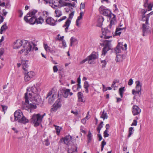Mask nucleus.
<instances>
[{
    "label": "nucleus",
    "mask_w": 153,
    "mask_h": 153,
    "mask_svg": "<svg viewBox=\"0 0 153 153\" xmlns=\"http://www.w3.org/2000/svg\"><path fill=\"white\" fill-rule=\"evenodd\" d=\"M67 17L66 16H63L62 18H61L60 19H59L58 20V22H60L62 20L65 19Z\"/></svg>",
    "instance_id": "obj_59"
},
{
    "label": "nucleus",
    "mask_w": 153,
    "mask_h": 153,
    "mask_svg": "<svg viewBox=\"0 0 153 153\" xmlns=\"http://www.w3.org/2000/svg\"><path fill=\"white\" fill-rule=\"evenodd\" d=\"M7 26L6 25L4 24L1 27V28L0 30V33L1 34H2L3 33V31H5L7 29Z\"/></svg>",
    "instance_id": "obj_32"
},
{
    "label": "nucleus",
    "mask_w": 153,
    "mask_h": 153,
    "mask_svg": "<svg viewBox=\"0 0 153 153\" xmlns=\"http://www.w3.org/2000/svg\"><path fill=\"white\" fill-rule=\"evenodd\" d=\"M55 13L56 14V17H59L61 16L62 15L61 11L59 10L56 9L55 11Z\"/></svg>",
    "instance_id": "obj_34"
},
{
    "label": "nucleus",
    "mask_w": 153,
    "mask_h": 153,
    "mask_svg": "<svg viewBox=\"0 0 153 153\" xmlns=\"http://www.w3.org/2000/svg\"><path fill=\"white\" fill-rule=\"evenodd\" d=\"M35 20H33L32 21H31V22L30 24L33 25L36 22L37 24H42L44 21V19L41 16H40L38 18H37V16L35 18Z\"/></svg>",
    "instance_id": "obj_17"
},
{
    "label": "nucleus",
    "mask_w": 153,
    "mask_h": 153,
    "mask_svg": "<svg viewBox=\"0 0 153 153\" xmlns=\"http://www.w3.org/2000/svg\"><path fill=\"white\" fill-rule=\"evenodd\" d=\"M60 141L61 142L63 141L64 143L68 145V146H71L73 143L72 137L70 135H67L65 137L62 138L61 139Z\"/></svg>",
    "instance_id": "obj_9"
},
{
    "label": "nucleus",
    "mask_w": 153,
    "mask_h": 153,
    "mask_svg": "<svg viewBox=\"0 0 153 153\" xmlns=\"http://www.w3.org/2000/svg\"><path fill=\"white\" fill-rule=\"evenodd\" d=\"M68 153H72L77 152V147L76 144H74L73 143L71 146H68Z\"/></svg>",
    "instance_id": "obj_16"
},
{
    "label": "nucleus",
    "mask_w": 153,
    "mask_h": 153,
    "mask_svg": "<svg viewBox=\"0 0 153 153\" xmlns=\"http://www.w3.org/2000/svg\"><path fill=\"white\" fill-rule=\"evenodd\" d=\"M30 121L35 126L37 127L41 124L42 121V117H41V115L39 114H34L32 116Z\"/></svg>",
    "instance_id": "obj_5"
},
{
    "label": "nucleus",
    "mask_w": 153,
    "mask_h": 153,
    "mask_svg": "<svg viewBox=\"0 0 153 153\" xmlns=\"http://www.w3.org/2000/svg\"><path fill=\"white\" fill-rule=\"evenodd\" d=\"M21 60L22 64L23 66V69L25 71H27V65L26 61L23 60Z\"/></svg>",
    "instance_id": "obj_29"
},
{
    "label": "nucleus",
    "mask_w": 153,
    "mask_h": 153,
    "mask_svg": "<svg viewBox=\"0 0 153 153\" xmlns=\"http://www.w3.org/2000/svg\"><path fill=\"white\" fill-rule=\"evenodd\" d=\"M44 47L46 51L48 52L51 49V48L49 47L47 44H44Z\"/></svg>",
    "instance_id": "obj_43"
},
{
    "label": "nucleus",
    "mask_w": 153,
    "mask_h": 153,
    "mask_svg": "<svg viewBox=\"0 0 153 153\" xmlns=\"http://www.w3.org/2000/svg\"><path fill=\"white\" fill-rule=\"evenodd\" d=\"M106 144V142L105 141L103 140L102 142L101 143V151H102L103 150L104 147L105 145Z\"/></svg>",
    "instance_id": "obj_45"
},
{
    "label": "nucleus",
    "mask_w": 153,
    "mask_h": 153,
    "mask_svg": "<svg viewBox=\"0 0 153 153\" xmlns=\"http://www.w3.org/2000/svg\"><path fill=\"white\" fill-rule=\"evenodd\" d=\"M137 124V121L136 120H134L133 122L131 124V126H136Z\"/></svg>",
    "instance_id": "obj_53"
},
{
    "label": "nucleus",
    "mask_w": 153,
    "mask_h": 153,
    "mask_svg": "<svg viewBox=\"0 0 153 153\" xmlns=\"http://www.w3.org/2000/svg\"><path fill=\"white\" fill-rule=\"evenodd\" d=\"M99 10L101 14L105 16L110 17L111 14H112L110 10L106 9V8L103 6H100L99 8Z\"/></svg>",
    "instance_id": "obj_10"
},
{
    "label": "nucleus",
    "mask_w": 153,
    "mask_h": 153,
    "mask_svg": "<svg viewBox=\"0 0 153 153\" xmlns=\"http://www.w3.org/2000/svg\"><path fill=\"white\" fill-rule=\"evenodd\" d=\"M125 28H124V27H118L116 28L117 31V32H118L119 31H120V30H123Z\"/></svg>",
    "instance_id": "obj_61"
},
{
    "label": "nucleus",
    "mask_w": 153,
    "mask_h": 153,
    "mask_svg": "<svg viewBox=\"0 0 153 153\" xmlns=\"http://www.w3.org/2000/svg\"><path fill=\"white\" fill-rule=\"evenodd\" d=\"M32 45H33L34 47L35 46V44L33 42H29L27 40H23L22 47L23 49H21L19 53L21 54L25 51V55H27L30 51L33 49V48H32Z\"/></svg>",
    "instance_id": "obj_1"
},
{
    "label": "nucleus",
    "mask_w": 153,
    "mask_h": 153,
    "mask_svg": "<svg viewBox=\"0 0 153 153\" xmlns=\"http://www.w3.org/2000/svg\"><path fill=\"white\" fill-rule=\"evenodd\" d=\"M92 134L90 131H89L88 132V135H87L88 143H90L92 140Z\"/></svg>",
    "instance_id": "obj_37"
},
{
    "label": "nucleus",
    "mask_w": 153,
    "mask_h": 153,
    "mask_svg": "<svg viewBox=\"0 0 153 153\" xmlns=\"http://www.w3.org/2000/svg\"><path fill=\"white\" fill-rule=\"evenodd\" d=\"M49 13L46 11H44L42 12V15L44 18H46L49 15Z\"/></svg>",
    "instance_id": "obj_41"
},
{
    "label": "nucleus",
    "mask_w": 153,
    "mask_h": 153,
    "mask_svg": "<svg viewBox=\"0 0 153 153\" xmlns=\"http://www.w3.org/2000/svg\"><path fill=\"white\" fill-rule=\"evenodd\" d=\"M102 35L101 36V37H104L105 39H108L112 37L111 32L107 28H102Z\"/></svg>",
    "instance_id": "obj_12"
},
{
    "label": "nucleus",
    "mask_w": 153,
    "mask_h": 153,
    "mask_svg": "<svg viewBox=\"0 0 153 153\" xmlns=\"http://www.w3.org/2000/svg\"><path fill=\"white\" fill-rule=\"evenodd\" d=\"M148 0H146V1L145 3V4L144 5V7H146L147 6V5H148V11H149L152 10V7L151 5L149 4L148 3Z\"/></svg>",
    "instance_id": "obj_31"
},
{
    "label": "nucleus",
    "mask_w": 153,
    "mask_h": 153,
    "mask_svg": "<svg viewBox=\"0 0 153 153\" xmlns=\"http://www.w3.org/2000/svg\"><path fill=\"white\" fill-rule=\"evenodd\" d=\"M23 40H17L14 43L13 48L17 49L19 48L20 47H22Z\"/></svg>",
    "instance_id": "obj_19"
},
{
    "label": "nucleus",
    "mask_w": 153,
    "mask_h": 153,
    "mask_svg": "<svg viewBox=\"0 0 153 153\" xmlns=\"http://www.w3.org/2000/svg\"><path fill=\"white\" fill-rule=\"evenodd\" d=\"M43 143L46 146H48L50 145V143L48 139L45 140L43 142Z\"/></svg>",
    "instance_id": "obj_46"
},
{
    "label": "nucleus",
    "mask_w": 153,
    "mask_h": 153,
    "mask_svg": "<svg viewBox=\"0 0 153 153\" xmlns=\"http://www.w3.org/2000/svg\"><path fill=\"white\" fill-rule=\"evenodd\" d=\"M70 91V89H66L65 90L63 89L60 91V92L62 94L63 97L65 98L68 97L69 93Z\"/></svg>",
    "instance_id": "obj_24"
},
{
    "label": "nucleus",
    "mask_w": 153,
    "mask_h": 153,
    "mask_svg": "<svg viewBox=\"0 0 153 153\" xmlns=\"http://www.w3.org/2000/svg\"><path fill=\"white\" fill-rule=\"evenodd\" d=\"M60 36V35L59 34L58 35H57V36L58 37V38H57L58 39V40H63V39L64 38V36H61L60 37H59Z\"/></svg>",
    "instance_id": "obj_60"
},
{
    "label": "nucleus",
    "mask_w": 153,
    "mask_h": 153,
    "mask_svg": "<svg viewBox=\"0 0 153 153\" xmlns=\"http://www.w3.org/2000/svg\"><path fill=\"white\" fill-rule=\"evenodd\" d=\"M89 86V85L88 84V82L87 81H85L84 82V88L85 89V91L87 93H88V88Z\"/></svg>",
    "instance_id": "obj_28"
},
{
    "label": "nucleus",
    "mask_w": 153,
    "mask_h": 153,
    "mask_svg": "<svg viewBox=\"0 0 153 153\" xmlns=\"http://www.w3.org/2000/svg\"><path fill=\"white\" fill-rule=\"evenodd\" d=\"M103 122L102 121L99 124V125L98 126V127L100 128L101 129L103 127Z\"/></svg>",
    "instance_id": "obj_63"
},
{
    "label": "nucleus",
    "mask_w": 153,
    "mask_h": 153,
    "mask_svg": "<svg viewBox=\"0 0 153 153\" xmlns=\"http://www.w3.org/2000/svg\"><path fill=\"white\" fill-rule=\"evenodd\" d=\"M39 13L37 10L33 9L30 10L27 14L26 16L24 17V20L27 22L31 23V21L35 20V18L37 16V14Z\"/></svg>",
    "instance_id": "obj_3"
},
{
    "label": "nucleus",
    "mask_w": 153,
    "mask_h": 153,
    "mask_svg": "<svg viewBox=\"0 0 153 153\" xmlns=\"http://www.w3.org/2000/svg\"><path fill=\"white\" fill-rule=\"evenodd\" d=\"M104 18L102 16H100L98 20L97 26L99 27H101L102 25V23L104 21Z\"/></svg>",
    "instance_id": "obj_26"
},
{
    "label": "nucleus",
    "mask_w": 153,
    "mask_h": 153,
    "mask_svg": "<svg viewBox=\"0 0 153 153\" xmlns=\"http://www.w3.org/2000/svg\"><path fill=\"white\" fill-rule=\"evenodd\" d=\"M88 60H91L97 59L98 58V56L97 54H93L92 53L91 55L87 57Z\"/></svg>",
    "instance_id": "obj_27"
},
{
    "label": "nucleus",
    "mask_w": 153,
    "mask_h": 153,
    "mask_svg": "<svg viewBox=\"0 0 153 153\" xmlns=\"http://www.w3.org/2000/svg\"><path fill=\"white\" fill-rule=\"evenodd\" d=\"M133 83V80L132 79H129L128 82V85H131Z\"/></svg>",
    "instance_id": "obj_56"
},
{
    "label": "nucleus",
    "mask_w": 153,
    "mask_h": 153,
    "mask_svg": "<svg viewBox=\"0 0 153 153\" xmlns=\"http://www.w3.org/2000/svg\"><path fill=\"white\" fill-rule=\"evenodd\" d=\"M108 130H105L104 132V137H108L109 136V134H108Z\"/></svg>",
    "instance_id": "obj_48"
},
{
    "label": "nucleus",
    "mask_w": 153,
    "mask_h": 153,
    "mask_svg": "<svg viewBox=\"0 0 153 153\" xmlns=\"http://www.w3.org/2000/svg\"><path fill=\"white\" fill-rule=\"evenodd\" d=\"M133 127H131L129 128V134L128 136V137H130L131 135L133 134V131H134Z\"/></svg>",
    "instance_id": "obj_40"
},
{
    "label": "nucleus",
    "mask_w": 153,
    "mask_h": 153,
    "mask_svg": "<svg viewBox=\"0 0 153 153\" xmlns=\"http://www.w3.org/2000/svg\"><path fill=\"white\" fill-rule=\"evenodd\" d=\"M55 129L56 131V134L57 135H59L60 134V133L61 130L62 129V128L58 126H55Z\"/></svg>",
    "instance_id": "obj_35"
},
{
    "label": "nucleus",
    "mask_w": 153,
    "mask_h": 153,
    "mask_svg": "<svg viewBox=\"0 0 153 153\" xmlns=\"http://www.w3.org/2000/svg\"><path fill=\"white\" fill-rule=\"evenodd\" d=\"M53 68L54 72H56L58 71V69L56 66L54 65Z\"/></svg>",
    "instance_id": "obj_57"
},
{
    "label": "nucleus",
    "mask_w": 153,
    "mask_h": 153,
    "mask_svg": "<svg viewBox=\"0 0 153 153\" xmlns=\"http://www.w3.org/2000/svg\"><path fill=\"white\" fill-rule=\"evenodd\" d=\"M110 17L111 18V19L109 27L110 28H111L112 25H114L116 23L117 21L116 18V16L114 14H111Z\"/></svg>",
    "instance_id": "obj_20"
},
{
    "label": "nucleus",
    "mask_w": 153,
    "mask_h": 153,
    "mask_svg": "<svg viewBox=\"0 0 153 153\" xmlns=\"http://www.w3.org/2000/svg\"><path fill=\"white\" fill-rule=\"evenodd\" d=\"M85 7V4L84 3H81V4H80V9H83Z\"/></svg>",
    "instance_id": "obj_64"
},
{
    "label": "nucleus",
    "mask_w": 153,
    "mask_h": 153,
    "mask_svg": "<svg viewBox=\"0 0 153 153\" xmlns=\"http://www.w3.org/2000/svg\"><path fill=\"white\" fill-rule=\"evenodd\" d=\"M101 63L102 65V67L104 68L106 65V62L105 60H102L101 62Z\"/></svg>",
    "instance_id": "obj_47"
},
{
    "label": "nucleus",
    "mask_w": 153,
    "mask_h": 153,
    "mask_svg": "<svg viewBox=\"0 0 153 153\" xmlns=\"http://www.w3.org/2000/svg\"><path fill=\"white\" fill-rule=\"evenodd\" d=\"M88 60V59L87 57L85 59L83 60L82 61H81L80 62V64H82L85 63Z\"/></svg>",
    "instance_id": "obj_55"
},
{
    "label": "nucleus",
    "mask_w": 153,
    "mask_h": 153,
    "mask_svg": "<svg viewBox=\"0 0 153 153\" xmlns=\"http://www.w3.org/2000/svg\"><path fill=\"white\" fill-rule=\"evenodd\" d=\"M18 13L19 14V17L20 18L22 17L23 14V12L21 10H19L18 11Z\"/></svg>",
    "instance_id": "obj_51"
},
{
    "label": "nucleus",
    "mask_w": 153,
    "mask_h": 153,
    "mask_svg": "<svg viewBox=\"0 0 153 153\" xmlns=\"http://www.w3.org/2000/svg\"><path fill=\"white\" fill-rule=\"evenodd\" d=\"M100 117L103 119V120L108 118V115L107 113L105 112L104 110L102 112V114L101 115Z\"/></svg>",
    "instance_id": "obj_33"
},
{
    "label": "nucleus",
    "mask_w": 153,
    "mask_h": 153,
    "mask_svg": "<svg viewBox=\"0 0 153 153\" xmlns=\"http://www.w3.org/2000/svg\"><path fill=\"white\" fill-rule=\"evenodd\" d=\"M74 14V12H72L69 15V18L67 19L65 24L63 26V27H65V32H67L71 22V19H72Z\"/></svg>",
    "instance_id": "obj_11"
},
{
    "label": "nucleus",
    "mask_w": 153,
    "mask_h": 153,
    "mask_svg": "<svg viewBox=\"0 0 153 153\" xmlns=\"http://www.w3.org/2000/svg\"><path fill=\"white\" fill-rule=\"evenodd\" d=\"M71 44L70 46H72L73 43L76 41V39L74 38V37H72L71 39Z\"/></svg>",
    "instance_id": "obj_42"
},
{
    "label": "nucleus",
    "mask_w": 153,
    "mask_h": 153,
    "mask_svg": "<svg viewBox=\"0 0 153 153\" xmlns=\"http://www.w3.org/2000/svg\"><path fill=\"white\" fill-rule=\"evenodd\" d=\"M132 112L134 115H137L141 112V109L137 106L134 105L132 108Z\"/></svg>",
    "instance_id": "obj_18"
},
{
    "label": "nucleus",
    "mask_w": 153,
    "mask_h": 153,
    "mask_svg": "<svg viewBox=\"0 0 153 153\" xmlns=\"http://www.w3.org/2000/svg\"><path fill=\"white\" fill-rule=\"evenodd\" d=\"M83 15V12H80L79 13V16L78 17L77 19L80 20L82 18Z\"/></svg>",
    "instance_id": "obj_50"
},
{
    "label": "nucleus",
    "mask_w": 153,
    "mask_h": 153,
    "mask_svg": "<svg viewBox=\"0 0 153 153\" xmlns=\"http://www.w3.org/2000/svg\"><path fill=\"white\" fill-rule=\"evenodd\" d=\"M4 50L3 48H1L0 49V57H1L4 54Z\"/></svg>",
    "instance_id": "obj_52"
},
{
    "label": "nucleus",
    "mask_w": 153,
    "mask_h": 153,
    "mask_svg": "<svg viewBox=\"0 0 153 153\" xmlns=\"http://www.w3.org/2000/svg\"><path fill=\"white\" fill-rule=\"evenodd\" d=\"M40 96L37 94V93L36 94H34V95H33L31 97H29V96H28V99L29 98H32L33 99L32 100H34L36 102H37L40 100Z\"/></svg>",
    "instance_id": "obj_22"
},
{
    "label": "nucleus",
    "mask_w": 153,
    "mask_h": 153,
    "mask_svg": "<svg viewBox=\"0 0 153 153\" xmlns=\"http://www.w3.org/2000/svg\"><path fill=\"white\" fill-rule=\"evenodd\" d=\"M111 41L105 40L104 45L105 46L102 49V55H105L107 51L110 49L111 42Z\"/></svg>",
    "instance_id": "obj_8"
},
{
    "label": "nucleus",
    "mask_w": 153,
    "mask_h": 153,
    "mask_svg": "<svg viewBox=\"0 0 153 153\" xmlns=\"http://www.w3.org/2000/svg\"><path fill=\"white\" fill-rule=\"evenodd\" d=\"M136 90L133 89L132 91V94L136 96L138 94L140 97L141 94V90L142 87V84L139 80L135 81Z\"/></svg>",
    "instance_id": "obj_6"
},
{
    "label": "nucleus",
    "mask_w": 153,
    "mask_h": 153,
    "mask_svg": "<svg viewBox=\"0 0 153 153\" xmlns=\"http://www.w3.org/2000/svg\"><path fill=\"white\" fill-rule=\"evenodd\" d=\"M14 120L17 121L18 122L25 124L29 122V120L24 116L22 112L20 110H18L15 111L14 114Z\"/></svg>",
    "instance_id": "obj_2"
},
{
    "label": "nucleus",
    "mask_w": 153,
    "mask_h": 153,
    "mask_svg": "<svg viewBox=\"0 0 153 153\" xmlns=\"http://www.w3.org/2000/svg\"><path fill=\"white\" fill-rule=\"evenodd\" d=\"M77 96L78 97V101L79 102H84V101L83 99V95L82 93L81 92H79L77 93Z\"/></svg>",
    "instance_id": "obj_25"
},
{
    "label": "nucleus",
    "mask_w": 153,
    "mask_h": 153,
    "mask_svg": "<svg viewBox=\"0 0 153 153\" xmlns=\"http://www.w3.org/2000/svg\"><path fill=\"white\" fill-rule=\"evenodd\" d=\"M149 24L146 25V24H142V29H143V35L144 36L146 35L147 32L149 27Z\"/></svg>",
    "instance_id": "obj_23"
},
{
    "label": "nucleus",
    "mask_w": 153,
    "mask_h": 153,
    "mask_svg": "<svg viewBox=\"0 0 153 153\" xmlns=\"http://www.w3.org/2000/svg\"><path fill=\"white\" fill-rule=\"evenodd\" d=\"M127 49V45L125 43L124 45L123 43H119L115 49V51L116 53L122 52L124 51Z\"/></svg>",
    "instance_id": "obj_7"
},
{
    "label": "nucleus",
    "mask_w": 153,
    "mask_h": 153,
    "mask_svg": "<svg viewBox=\"0 0 153 153\" xmlns=\"http://www.w3.org/2000/svg\"><path fill=\"white\" fill-rule=\"evenodd\" d=\"M146 17L145 16V14H142V20L143 21H146Z\"/></svg>",
    "instance_id": "obj_62"
},
{
    "label": "nucleus",
    "mask_w": 153,
    "mask_h": 153,
    "mask_svg": "<svg viewBox=\"0 0 153 153\" xmlns=\"http://www.w3.org/2000/svg\"><path fill=\"white\" fill-rule=\"evenodd\" d=\"M77 85L74 86L73 87V89H74V88H76L77 91H79V90L81 88V86L80 85L81 83V79L80 78V76L78 78L77 80Z\"/></svg>",
    "instance_id": "obj_21"
},
{
    "label": "nucleus",
    "mask_w": 153,
    "mask_h": 153,
    "mask_svg": "<svg viewBox=\"0 0 153 153\" xmlns=\"http://www.w3.org/2000/svg\"><path fill=\"white\" fill-rule=\"evenodd\" d=\"M26 74L29 76V77L31 79L35 75V73L33 71H30L28 72Z\"/></svg>",
    "instance_id": "obj_39"
},
{
    "label": "nucleus",
    "mask_w": 153,
    "mask_h": 153,
    "mask_svg": "<svg viewBox=\"0 0 153 153\" xmlns=\"http://www.w3.org/2000/svg\"><path fill=\"white\" fill-rule=\"evenodd\" d=\"M124 87H121L119 88V93L121 98L123 97V94L124 91Z\"/></svg>",
    "instance_id": "obj_38"
},
{
    "label": "nucleus",
    "mask_w": 153,
    "mask_h": 153,
    "mask_svg": "<svg viewBox=\"0 0 153 153\" xmlns=\"http://www.w3.org/2000/svg\"><path fill=\"white\" fill-rule=\"evenodd\" d=\"M27 93H25V104H24L22 105V108L23 109L27 110L28 111L29 110L30 112H31V110L36 108L37 107L35 105L29 104L28 96L27 95Z\"/></svg>",
    "instance_id": "obj_4"
},
{
    "label": "nucleus",
    "mask_w": 153,
    "mask_h": 153,
    "mask_svg": "<svg viewBox=\"0 0 153 153\" xmlns=\"http://www.w3.org/2000/svg\"><path fill=\"white\" fill-rule=\"evenodd\" d=\"M83 128H84L83 126H80V131H81V132H82V133H84V134H85L86 132L85 131H84L83 130Z\"/></svg>",
    "instance_id": "obj_58"
},
{
    "label": "nucleus",
    "mask_w": 153,
    "mask_h": 153,
    "mask_svg": "<svg viewBox=\"0 0 153 153\" xmlns=\"http://www.w3.org/2000/svg\"><path fill=\"white\" fill-rule=\"evenodd\" d=\"M153 14V11L151 12L150 13H149L147 15V16H146L145 23L146 25H147L148 24V21H149V18L150 16L152 15Z\"/></svg>",
    "instance_id": "obj_36"
},
{
    "label": "nucleus",
    "mask_w": 153,
    "mask_h": 153,
    "mask_svg": "<svg viewBox=\"0 0 153 153\" xmlns=\"http://www.w3.org/2000/svg\"><path fill=\"white\" fill-rule=\"evenodd\" d=\"M25 80L26 82H27L29 81L31 78L30 77H29L26 74V73H25Z\"/></svg>",
    "instance_id": "obj_44"
},
{
    "label": "nucleus",
    "mask_w": 153,
    "mask_h": 153,
    "mask_svg": "<svg viewBox=\"0 0 153 153\" xmlns=\"http://www.w3.org/2000/svg\"><path fill=\"white\" fill-rule=\"evenodd\" d=\"M71 4L69 3L65 2L64 6H68L69 7H71Z\"/></svg>",
    "instance_id": "obj_54"
},
{
    "label": "nucleus",
    "mask_w": 153,
    "mask_h": 153,
    "mask_svg": "<svg viewBox=\"0 0 153 153\" xmlns=\"http://www.w3.org/2000/svg\"><path fill=\"white\" fill-rule=\"evenodd\" d=\"M61 100L60 98L58 99L54 103L51 109V112H54L56 111L58 108L61 107L62 104H61Z\"/></svg>",
    "instance_id": "obj_13"
},
{
    "label": "nucleus",
    "mask_w": 153,
    "mask_h": 153,
    "mask_svg": "<svg viewBox=\"0 0 153 153\" xmlns=\"http://www.w3.org/2000/svg\"><path fill=\"white\" fill-rule=\"evenodd\" d=\"M47 24L52 26H55L56 24L57 20H55L51 17H48L45 19Z\"/></svg>",
    "instance_id": "obj_15"
},
{
    "label": "nucleus",
    "mask_w": 153,
    "mask_h": 153,
    "mask_svg": "<svg viewBox=\"0 0 153 153\" xmlns=\"http://www.w3.org/2000/svg\"><path fill=\"white\" fill-rule=\"evenodd\" d=\"M27 91L26 93H27V95L31 97L34 95V94L37 92V89L34 85L31 88H27Z\"/></svg>",
    "instance_id": "obj_14"
},
{
    "label": "nucleus",
    "mask_w": 153,
    "mask_h": 153,
    "mask_svg": "<svg viewBox=\"0 0 153 153\" xmlns=\"http://www.w3.org/2000/svg\"><path fill=\"white\" fill-rule=\"evenodd\" d=\"M1 106L2 108V110L4 112V113H5V111H6L7 110V107L6 106L2 105Z\"/></svg>",
    "instance_id": "obj_49"
},
{
    "label": "nucleus",
    "mask_w": 153,
    "mask_h": 153,
    "mask_svg": "<svg viewBox=\"0 0 153 153\" xmlns=\"http://www.w3.org/2000/svg\"><path fill=\"white\" fill-rule=\"evenodd\" d=\"M123 55H121L119 54H117L116 58V61L117 62H119L122 61L123 59Z\"/></svg>",
    "instance_id": "obj_30"
}]
</instances>
